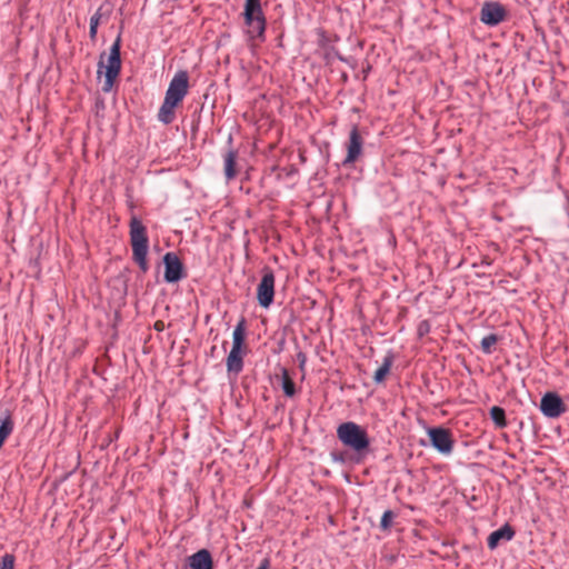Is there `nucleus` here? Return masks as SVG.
Returning <instances> with one entry per match:
<instances>
[{"mask_svg": "<svg viewBox=\"0 0 569 569\" xmlns=\"http://www.w3.org/2000/svg\"><path fill=\"white\" fill-rule=\"evenodd\" d=\"M228 143L231 146V143H232V138L231 137H229Z\"/></svg>", "mask_w": 569, "mask_h": 569, "instance_id": "obj_32", "label": "nucleus"}, {"mask_svg": "<svg viewBox=\"0 0 569 569\" xmlns=\"http://www.w3.org/2000/svg\"><path fill=\"white\" fill-rule=\"evenodd\" d=\"M248 348H232L227 357L226 366L229 373L238 375L243 369V357L247 355Z\"/></svg>", "mask_w": 569, "mask_h": 569, "instance_id": "obj_13", "label": "nucleus"}, {"mask_svg": "<svg viewBox=\"0 0 569 569\" xmlns=\"http://www.w3.org/2000/svg\"><path fill=\"white\" fill-rule=\"evenodd\" d=\"M363 139L357 124H353L349 132V140L347 143V156L342 161L343 166L355 163L362 154Z\"/></svg>", "mask_w": 569, "mask_h": 569, "instance_id": "obj_11", "label": "nucleus"}, {"mask_svg": "<svg viewBox=\"0 0 569 569\" xmlns=\"http://www.w3.org/2000/svg\"><path fill=\"white\" fill-rule=\"evenodd\" d=\"M539 410L546 418L556 419L567 411V406L558 393H542Z\"/></svg>", "mask_w": 569, "mask_h": 569, "instance_id": "obj_10", "label": "nucleus"}, {"mask_svg": "<svg viewBox=\"0 0 569 569\" xmlns=\"http://www.w3.org/2000/svg\"><path fill=\"white\" fill-rule=\"evenodd\" d=\"M337 436L345 446L357 452L366 450L370 445L366 430L352 421L341 423L337 429Z\"/></svg>", "mask_w": 569, "mask_h": 569, "instance_id": "obj_4", "label": "nucleus"}, {"mask_svg": "<svg viewBox=\"0 0 569 569\" xmlns=\"http://www.w3.org/2000/svg\"><path fill=\"white\" fill-rule=\"evenodd\" d=\"M430 329H431V325H430V321L429 320H421L419 323H418V327H417V336L418 338H423L425 336H427L429 332H430Z\"/></svg>", "mask_w": 569, "mask_h": 569, "instance_id": "obj_24", "label": "nucleus"}, {"mask_svg": "<svg viewBox=\"0 0 569 569\" xmlns=\"http://www.w3.org/2000/svg\"><path fill=\"white\" fill-rule=\"evenodd\" d=\"M516 535L515 529L509 525L505 523L499 529L492 531L488 539L487 545L490 550H495L501 541H511Z\"/></svg>", "mask_w": 569, "mask_h": 569, "instance_id": "obj_12", "label": "nucleus"}, {"mask_svg": "<svg viewBox=\"0 0 569 569\" xmlns=\"http://www.w3.org/2000/svg\"><path fill=\"white\" fill-rule=\"evenodd\" d=\"M332 58H337L340 61H346V59L340 54V52L335 47H330L325 54V59L327 60V62H330Z\"/></svg>", "mask_w": 569, "mask_h": 569, "instance_id": "obj_26", "label": "nucleus"}, {"mask_svg": "<svg viewBox=\"0 0 569 569\" xmlns=\"http://www.w3.org/2000/svg\"><path fill=\"white\" fill-rule=\"evenodd\" d=\"M393 518H395V513L391 510H386L382 513V517L380 520V528L383 530L389 529L391 527Z\"/></svg>", "mask_w": 569, "mask_h": 569, "instance_id": "obj_23", "label": "nucleus"}, {"mask_svg": "<svg viewBox=\"0 0 569 569\" xmlns=\"http://www.w3.org/2000/svg\"><path fill=\"white\" fill-rule=\"evenodd\" d=\"M286 395H287L288 397H292V396H295L296 393L288 392V393H286Z\"/></svg>", "mask_w": 569, "mask_h": 569, "instance_id": "obj_33", "label": "nucleus"}, {"mask_svg": "<svg viewBox=\"0 0 569 569\" xmlns=\"http://www.w3.org/2000/svg\"><path fill=\"white\" fill-rule=\"evenodd\" d=\"M14 560L12 553H6L0 560V569H14Z\"/></svg>", "mask_w": 569, "mask_h": 569, "instance_id": "obj_25", "label": "nucleus"}, {"mask_svg": "<svg viewBox=\"0 0 569 569\" xmlns=\"http://www.w3.org/2000/svg\"><path fill=\"white\" fill-rule=\"evenodd\" d=\"M296 360L298 361L299 369L305 372V367L307 363V355L302 350H298L296 353Z\"/></svg>", "mask_w": 569, "mask_h": 569, "instance_id": "obj_27", "label": "nucleus"}, {"mask_svg": "<svg viewBox=\"0 0 569 569\" xmlns=\"http://www.w3.org/2000/svg\"><path fill=\"white\" fill-rule=\"evenodd\" d=\"M262 278L257 287V301L260 307L268 309L274 298V274L271 268L262 269Z\"/></svg>", "mask_w": 569, "mask_h": 569, "instance_id": "obj_5", "label": "nucleus"}, {"mask_svg": "<svg viewBox=\"0 0 569 569\" xmlns=\"http://www.w3.org/2000/svg\"><path fill=\"white\" fill-rule=\"evenodd\" d=\"M191 569H212V557L207 549H201L189 557Z\"/></svg>", "mask_w": 569, "mask_h": 569, "instance_id": "obj_15", "label": "nucleus"}, {"mask_svg": "<svg viewBox=\"0 0 569 569\" xmlns=\"http://www.w3.org/2000/svg\"><path fill=\"white\" fill-rule=\"evenodd\" d=\"M153 328H154V330H156V331L161 332V331H163V330H164L166 325H164V322H163L162 320H157V321L154 322V325H153Z\"/></svg>", "mask_w": 569, "mask_h": 569, "instance_id": "obj_30", "label": "nucleus"}, {"mask_svg": "<svg viewBox=\"0 0 569 569\" xmlns=\"http://www.w3.org/2000/svg\"><path fill=\"white\" fill-rule=\"evenodd\" d=\"M189 90V73L179 70L171 79L164 97L181 104Z\"/></svg>", "mask_w": 569, "mask_h": 569, "instance_id": "obj_8", "label": "nucleus"}, {"mask_svg": "<svg viewBox=\"0 0 569 569\" xmlns=\"http://www.w3.org/2000/svg\"><path fill=\"white\" fill-rule=\"evenodd\" d=\"M274 378L281 385L282 391H296L295 381L287 368L280 367L279 373H276Z\"/></svg>", "mask_w": 569, "mask_h": 569, "instance_id": "obj_20", "label": "nucleus"}, {"mask_svg": "<svg viewBox=\"0 0 569 569\" xmlns=\"http://www.w3.org/2000/svg\"><path fill=\"white\" fill-rule=\"evenodd\" d=\"M246 336H247V320L244 317H241L238 323L234 327L232 332V348H248L246 346Z\"/></svg>", "mask_w": 569, "mask_h": 569, "instance_id": "obj_18", "label": "nucleus"}, {"mask_svg": "<svg viewBox=\"0 0 569 569\" xmlns=\"http://www.w3.org/2000/svg\"><path fill=\"white\" fill-rule=\"evenodd\" d=\"M180 104L164 97V100L158 111V120L163 124L172 123L176 119L174 110Z\"/></svg>", "mask_w": 569, "mask_h": 569, "instance_id": "obj_16", "label": "nucleus"}, {"mask_svg": "<svg viewBox=\"0 0 569 569\" xmlns=\"http://www.w3.org/2000/svg\"><path fill=\"white\" fill-rule=\"evenodd\" d=\"M270 566H271L270 559L269 558H263L256 569H270Z\"/></svg>", "mask_w": 569, "mask_h": 569, "instance_id": "obj_29", "label": "nucleus"}, {"mask_svg": "<svg viewBox=\"0 0 569 569\" xmlns=\"http://www.w3.org/2000/svg\"><path fill=\"white\" fill-rule=\"evenodd\" d=\"M501 340L497 333H489L485 336L480 341L481 351L485 355H491L496 351V345Z\"/></svg>", "mask_w": 569, "mask_h": 569, "instance_id": "obj_21", "label": "nucleus"}, {"mask_svg": "<svg viewBox=\"0 0 569 569\" xmlns=\"http://www.w3.org/2000/svg\"><path fill=\"white\" fill-rule=\"evenodd\" d=\"M121 33L122 27L120 28V32L118 33L116 40L110 47L109 56H108V64L106 66L103 62L104 52L101 53L100 60L98 63L97 74L100 77L102 74V70L104 69V81L102 84L103 92H110L112 90L113 83L121 71Z\"/></svg>", "mask_w": 569, "mask_h": 569, "instance_id": "obj_2", "label": "nucleus"}, {"mask_svg": "<svg viewBox=\"0 0 569 569\" xmlns=\"http://www.w3.org/2000/svg\"><path fill=\"white\" fill-rule=\"evenodd\" d=\"M98 27L99 24L90 21L89 37L92 42L97 40Z\"/></svg>", "mask_w": 569, "mask_h": 569, "instance_id": "obj_28", "label": "nucleus"}, {"mask_svg": "<svg viewBox=\"0 0 569 569\" xmlns=\"http://www.w3.org/2000/svg\"><path fill=\"white\" fill-rule=\"evenodd\" d=\"M490 418L497 428L502 429L506 428L508 422L506 419L505 409L498 406H493L490 408Z\"/></svg>", "mask_w": 569, "mask_h": 569, "instance_id": "obj_22", "label": "nucleus"}, {"mask_svg": "<svg viewBox=\"0 0 569 569\" xmlns=\"http://www.w3.org/2000/svg\"><path fill=\"white\" fill-rule=\"evenodd\" d=\"M326 42H327V38L325 37V33L322 32V40L319 42V44L321 47H323Z\"/></svg>", "mask_w": 569, "mask_h": 569, "instance_id": "obj_31", "label": "nucleus"}, {"mask_svg": "<svg viewBox=\"0 0 569 569\" xmlns=\"http://www.w3.org/2000/svg\"><path fill=\"white\" fill-rule=\"evenodd\" d=\"M237 158L238 151L230 147L228 151L223 156V172L227 180H232L236 178L237 171Z\"/></svg>", "mask_w": 569, "mask_h": 569, "instance_id": "obj_17", "label": "nucleus"}, {"mask_svg": "<svg viewBox=\"0 0 569 569\" xmlns=\"http://www.w3.org/2000/svg\"><path fill=\"white\" fill-rule=\"evenodd\" d=\"M113 11V6L109 1H103L97 11L91 16L90 21L100 24L101 21L110 19Z\"/></svg>", "mask_w": 569, "mask_h": 569, "instance_id": "obj_19", "label": "nucleus"}, {"mask_svg": "<svg viewBox=\"0 0 569 569\" xmlns=\"http://www.w3.org/2000/svg\"><path fill=\"white\" fill-rule=\"evenodd\" d=\"M129 236L132 260L142 273H147L150 268L148 262L149 237L146 226L136 214H132L129 221Z\"/></svg>", "mask_w": 569, "mask_h": 569, "instance_id": "obj_1", "label": "nucleus"}, {"mask_svg": "<svg viewBox=\"0 0 569 569\" xmlns=\"http://www.w3.org/2000/svg\"><path fill=\"white\" fill-rule=\"evenodd\" d=\"M508 17L506 7L499 1H485L480 9L479 19L488 27H496L503 22Z\"/></svg>", "mask_w": 569, "mask_h": 569, "instance_id": "obj_6", "label": "nucleus"}, {"mask_svg": "<svg viewBox=\"0 0 569 569\" xmlns=\"http://www.w3.org/2000/svg\"><path fill=\"white\" fill-rule=\"evenodd\" d=\"M396 360V353L393 350H388L382 358V362L379 368L375 371L373 380L377 383L382 382L390 373L391 367Z\"/></svg>", "mask_w": 569, "mask_h": 569, "instance_id": "obj_14", "label": "nucleus"}, {"mask_svg": "<svg viewBox=\"0 0 569 569\" xmlns=\"http://www.w3.org/2000/svg\"><path fill=\"white\" fill-rule=\"evenodd\" d=\"M427 433L431 446L442 455H450L453 450V439L450 431L443 427L428 428Z\"/></svg>", "mask_w": 569, "mask_h": 569, "instance_id": "obj_9", "label": "nucleus"}, {"mask_svg": "<svg viewBox=\"0 0 569 569\" xmlns=\"http://www.w3.org/2000/svg\"><path fill=\"white\" fill-rule=\"evenodd\" d=\"M162 262L164 266L163 280L167 283H177L187 277L184 266L176 252L164 253Z\"/></svg>", "mask_w": 569, "mask_h": 569, "instance_id": "obj_7", "label": "nucleus"}, {"mask_svg": "<svg viewBox=\"0 0 569 569\" xmlns=\"http://www.w3.org/2000/svg\"><path fill=\"white\" fill-rule=\"evenodd\" d=\"M247 34L251 40H264L267 20L260 0H246L242 12Z\"/></svg>", "mask_w": 569, "mask_h": 569, "instance_id": "obj_3", "label": "nucleus"}]
</instances>
